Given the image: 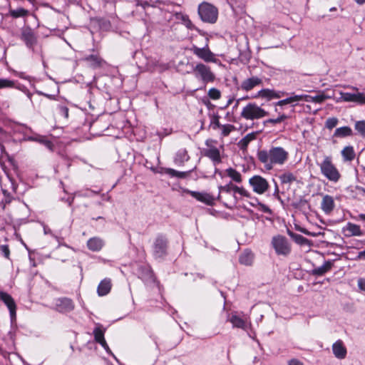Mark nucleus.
Segmentation results:
<instances>
[{
  "label": "nucleus",
  "instance_id": "f257e3e1",
  "mask_svg": "<svg viewBox=\"0 0 365 365\" xmlns=\"http://www.w3.org/2000/svg\"><path fill=\"white\" fill-rule=\"evenodd\" d=\"M257 155L259 161L267 170H272L274 165L284 164L289 158V153L282 147H272L269 150H259Z\"/></svg>",
  "mask_w": 365,
  "mask_h": 365
},
{
  "label": "nucleus",
  "instance_id": "f03ea898",
  "mask_svg": "<svg viewBox=\"0 0 365 365\" xmlns=\"http://www.w3.org/2000/svg\"><path fill=\"white\" fill-rule=\"evenodd\" d=\"M319 166L321 173L329 181L337 182L340 180L341 175L331 156H325Z\"/></svg>",
  "mask_w": 365,
  "mask_h": 365
},
{
  "label": "nucleus",
  "instance_id": "7ed1b4c3",
  "mask_svg": "<svg viewBox=\"0 0 365 365\" xmlns=\"http://www.w3.org/2000/svg\"><path fill=\"white\" fill-rule=\"evenodd\" d=\"M197 13L200 19L205 23L215 24L218 18L217 8L207 1L199 4Z\"/></svg>",
  "mask_w": 365,
  "mask_h": 365
},
{
  "label": "nucleus",
  "instance_id": "20e7f679",
  "mask_svg": "<svg viewBox=\"0 0 365 365\" xmlns=\"http://www.w3.org/2000/svg\"><path fill=\"white\" fill-rule=\"evenodd\" d=\"M268 112L262 108L255 103H249L241 112V117L247 120H253L262 118L268 115Z\"/></svg>",
  "mask_w": 365,
  "mask_h": 365
},
{
  "label": "nucleus",
  "instance_id": "39448f33",
  "mask_svg": "<svg viewBox=\"0 0 365 365\" xmlns=\"http://www.w3.org/2000/svg\"><path fill=\"white\" fill-rule=\"evenodd\" d=\"M169 241L168 238L160 234L155 237L153 246L152 253L155 259H163L168 254Z\"/></svg>",
  "mask_w": 365,
  "mask_h": 365
},
{
  "label": "nucleus",
  "instance_id": "423d86ee",
  "mask_svg": "<svg viewBox=\"0 0 365 365\" xmlns=\"http://www.w3.org/2000/svg\"><path fill=\"white\" fill-rule=\"evenodd\" d=\"M271 243L277 255L287 256L291 253L292 246L286 237L280 235L274 236Z\"/></svg>",
  "mask_w": 365,
  "mask_h": 365
},
{
  "label": "nucleus",
  "instance_id": "0eeeda50",
  "mask_svg": "<svg viewBox=\"0 0 365 365\" xmlns=\"http://www.w3.org/2000/svg\"><path fill=\"white\" fill-rule=\"evenodd\" d=\"M196 78H200L205 83L213 82L215 79V74L212 72L210 68L203 63H197L193 69Z\"/></svg>",
  "mask_w": 365,
  "mask_h": 365
},
{
  "label": "nucleus",
  "instance_id": "6e6552de",
  "mask_svg": "<svg viewBox=\"0 0 365 365\" xmlns=\"http://www.w3.org/2000/svg\"><path fill=\"white\" fill-rule=\"evenodd\" d=\"M249 184L252 190L259 195L267 192L269 187L268 181L263 177L256 175L249 179Z\"/></svg>",
  "mask_w": 365,
  "mask_h": 365
},
{
  "label": "nucleus",
  "instance_id": "1a4fd4ad",
  "mask_svg": "<svg viewBox=\"0 0 365 365\" xmlns=\"http://www.w3.org/2000/svg\"><path fill=\"white\" fill-rule=\"evenodd\" d=\"M20 39L29 48H34L37 43V35L30 26H24L21 29Z\"/></svg>",
  "mask_w": 365,
  "mask_h": 365
},
{
  "label": "nucleus",
  "instance_id": "9d476101",
  "mask_svg": "<svg viewBox=\"0 0 365 365\" xmlns=\"http://www.w3.org/2000/svg\"><path fill=\"white\" fill-rule=\"evenodd\" d=\"M0 301H1L8 308L11 321H16V304L11 294L5 292H0Z\"/></svg>",
  "mask_w": 365,
  "mask_h": 365
},
{
  "label": "nucleus",
  "instance_id": "9b49d317",
  "mask_svg": "<svg viewBox=\"0 0 365 365\" xmlns=\"http://www.w3.org/2000/svg\"><path fill=\"white\" fill-rule=\"evenodd\" d=\"M218 189H219V194L217 197V200H220V199H221L220 193L222 192H225L226 193H230L231 191H233L235 193H238L241 196H243V197H250V196H251L250 192H249L243 187H238L237 185H235L232 184V182H230V183H228L225 185L219 186Z\"/></svg>",
  "mask_w": 365,
  "mask_h": 365
},
{
  "label": "nucleus",
  "instance_id": "f8f14e48",
  "mask_svg": "<svg viewBox=\"0 0 365 365\" xmlns=\"http://www.w3.org/2000/svg\"><path fill=\"white\" fill-rule=\"evenodd\" d=\"M82 61L86 62L93 69L101 68L106 64V61L98 53L86 56L82 58Z\"/></svg>",
  "mask_w": 365,
  "mask_h": 365
},
{
  "label": "nucleus",
  "instance_id": "ddd939ff",
  "mask_svg": "<svg viewBox=\"0 0 365 365\" xmlns=\"http://www.w3.org/2000/svg\"><path fill=\"white\" fill-rule=\"evenodd\" d=\"M191 51L196 56L205 62H215L216 61L213 53L210 50L207 45L204 48L192 46Z\"/></svg>",
  "mask_w": 365,
  "mask_h": 365
},
{
  "label": "nucleus",
  "instance_id": "4468645a",
  "mask_svg": "<svg viewBox=\"0 0 365 365\" xmlns=\"http://www.w3.org/2000/svg\"><path fill=\"white\" fill-rule=\"evenodd\" d=\"M185 192L196 199L197 201L203 202L207 205L212 206L215 205L216 199L209 193L192 191L190 190H185Z\"/></svg>",
  "mask_w": 365,
  "mask_h": 365
},
{
  "label": "nucleus",
  "instance_id": "2eb2a0df",
  "mask_svg": "<svg viewBox=\"0 0 365 365\" xmlns=\"http://www.w3.org/2000/svg\"><path fill=\"white\" fill-rule=\"evenodd\" d=\"M205 144L209 147V148L204 149L203 155L210 158L215 165L220 163L222 162V159L219 149L215 146H211L209 140H207Z\"/></svg>",
  "mask_w": 365,
  "mask_h": 365
},
{
  "label": "nucleus",
  "instance_id": "dca6fc26",
  "mask_svg": "<svg viewBox=\"0 0 365 365\" xmlns=\"http://www.w3.org/2000/svg\"><path fill=\"white\" fill-rule=\"evenodd\" d=\"M55 305L56 310L63 313L71 312L75 307L73 300L67 297L57 299Z\"/></svg>",
  "mask_w": 365,
  "mask_h": 365
},
{
  "label": "nucleus",
  "instance_id": "f3484780",
  "mask_svg": "<svg viewBox=\"0 0 365 365\" xmlns=\"http://www.w3.org/2000/svg\"><path fill=\"white\" fill-rule=\"evenodd\" d=\"M341 98L345 102H355L360 105H365V96L362 93H341Z\"/></svg>",
  "mask_w": 365,
  "mask_h": 365
},
{
  "label": "nucleus",
  "instance_id": "a211bd4d",
  "mask_svg": "<svg viewBox=\"0 0 365 365\" xmlns=\"http://www.w3.org/2000/svg\"><path fill=\"white\" fill-rule=\"evenodd\" d=\"M332 351L334 356L339 359H344L347 354V349L342 340L339 339L332 345Z\"/></svg>",
  "mask_w": 365,
  "mask_h": 365
},
{
  "label": "nucleus",
  "instance_id": "6ab92c4d",
  "mask_svg": "<svg viewBox=\"0 0 365 365\" xmlns=\"http://www.w3.org/2000/svg\"><path fill=\"white\" fill-rule=\"evenodd\" d=\"M343 232L346 237L364 235L361 227L350 222L343 228Z\"/></svg>",
  "mask_w": 365,
  "mask_h": 365
},
{
  "label": "nucleus",
  "instance_id": "aec40b11",
  "mask_svg": "<svg viewBox=\"0 0 365 365\" xmlns=\"http://www.w3.org/2000/svg\"><path fill=\"white\" fill-rule=\"evenodd\" d=\"M262 83L261 78L257 76H252L247 79H245L242 82L241 88L245 91H250L252 90L255 86H259Z\"/></svg>",
  "mask_w": 365,
  "mask_h": 365
},
{
  "label": "nucleus",
  "instance_id": "412c9836",
  "mask_svg": "<svg viewBox=\"0 0 365 365\" xmlns=\"http://www.w3.org/2000/svg\"><path fill=\"white\" fill-rule=\"evenodd\" d=\"M334 206L335 203L332 196L326 195L323 197L321 203V208L326 214L331 213L333 211Z\"/></svg>",
  "mask_w": 365,
  "mask_h": 365
},
{
  "label": "nucleus",
  "instance_id": "4be33fe9",
  "mask_svg": "<svg viewBox=\"0 0 365 365\" xmlns=\"http://www.w3.org/2000/svg\"><path fill=\"white\" fill-rule=\"evenodd\" d=\"M190 160V155L185 148H181L178 150L174 158V163L178 166L184 165L185 162Z\"/></svg>",
  "mask_w": 365,
  "mask_h": 365
},
{
  "label": "nucleus",
  "instance_id": "5701e85b",
  "mask_svg": "<svg viewBox=\"0 0 365 365\" xmlns=\"http://www.w3.org/2000/svg\"><path fill=\"white\" fill-rule=\"evenodd\" d=\"M106 329L103 328V326L100 324H97L96 327L93 329L94 340L99 344H106V339L104 337Z\"/></svg>",
  "mask_w": 365,
  "mask_h": 365
},
{
  "label": "nucleus",
  "instance_id": "b1692460",
  "mask_svg": "<svg viewBox=\"0 0 365 365\" xmlns=\"http://www.w3.org/2000/svg\"><path fill=\"white\" fill-rule=\"evenodd\" d=\"M112 284L110 279L106 278L103 279L98 284L97 292L99 296H105L108 294L111 289Z\"/></svg>",
  "mask_w": 365,
  "mask_h": 365
},
{
  "label": "nucleus",
  "instance_id": "393cba45",
  "mask_svg": "<svg viewBox=\"0 0 365 365\" xmlns=\"http://www.w3.org/2000/svg\"><path fill=\"white\" fill-rule=\"evenodd\" d=\"M104 243L103 240L97 237L90 238L87 242V247L88 250L93 252L100 251Z\"/></svg>",
  "mask_w": 365,
  "mask_h": 365
},
{
  "label": "nucleus",
  "instance_id": "a878e982",
  "mask_svg": "<svg viewBox=\"0 0 365 365\" xmlns=\"http://www.w3.org/2000/svg\"><path fill=\"white\" fill-rule=\"evenodd\" d=\"M254 258L255 255L253 252L250 250H245L240 255L239 262L243 265L250 266L253 263Z\"/></svg>",
  "mask_w": 365,
  "mask_h": 365
},
{
  "label": "nucleus",
  "instance_id": "bb28decb",
  "mask_svg": "<svg viewBox=\"0 0 365 365\" xmlns=\"http://www.w3.org/2000/svg\"><path fill=\"white\" fill-rule=\"evenodd\" d=\"M333 265L334 264L331 260L326 261L322 266L312 269V274L315 276H322L325 273L329 272Z\"/></svg>",
  "mask_w": 365,
  "mask_h": 365
},
{
  "label": "nucleus",
  "instance_id": "cd10ccee",
  "mask_svg": "<svg viewBox=\"0 0 365 365\" xmlns=\"http://www.w3.org/2000/svg\"><path fill=\"white\" fill-rule=\"evenodd\" d=\"M257 133L258 132H252L242 138L238 143L240 150H246L250 143L257 138Z\"/></svg>",
  "mask_w": 365,
  "mask_h": 365
},
{
  "label": "nucleus",
  "instance_id": "c85d7f7f",
  "mask_svg": "<svg viewBox=\"0 0 365 365\" xmlns=\"http://www.w3.org/2000/svg\"><path fill=\"white\" fill-rule=\"evenodd\" d=\"M175 19L182 21V23L190 30H196L197 28L192 24L189 18V16L182 12H177L175 14Z\"/></svg>",
  "mask_w": 365,
  "mask_h": 365
},
{
  "label": "nucleus",
  "instance_id": "c756f323",
  "mask_svg": "<svg viewBox=\"0 0 365 365\" xmlns=\"http://www.w3.org/2000/svg\"><path fill=\"white\" fill-rule=\"evenodd\" d=\"M288 235L291 237V238L298 245H308L310 246L312 245L311 241L304 236L294 233L290 230H288Z\"/></svg>",
  "mask_w": 365,
  "mask_h": 365
},
{
  "label": "nucleus",
  "instance_id": "7c9ffc66",
  "mask_svg": "<svg viewBox=\"0 0 365 365\" xmlns=\"http://www.w3.org/2000/svg\"><path fill=\"white\" fill-rule=\"evenodd\" d=\"M299 101V95H296L293 93H292L291 96L277 102L276 106H283L287 104H292V106L294 107L298 104L297 103Z\"/></svg>",
  "mask_w": 365,
  "mask_h": 365
},
{
  "label": "nucleus",
  "instance_id": "2f4dec72",
  "mask_svg": "<svg viewBox=\"0 0 365 365\" xmlns=\"http://www.w3.org/2000/svg\"><path fill=\"white\" fill-rule=\"evenodd\" d=\"M192 170H188V171H185V172H181V171H178L175 169H173V168H166L165 170V173L170 175V177H175V178H182V179H184V178H187L190 174L192 173Z\"/></svg>",
  "mask_w": 365,
  "mask_h": 365
},
{
  "label": "nucleus",
  "instance_id": "473e14b6",
  "mask_svg": "<svg viewBox=\"0 0 365 365\" xmlns=\"http://www.w3.org/2000/svg\"><path fill=\"white\" fill-rule=\"evenodd\" d=\"M353 135V131L351 128L349 126H343L338 128L335 130L334 136L337 138H345L351 136Z\"/></svg>",
  "mask_w": 365,
  "mask_h": 365
},
{
  "label": "nucleus",
  "instance_id": "72a5a7b5",
  "mask_svg": "<svg viewBox=\"0 0 365 365\" xmlns=\"http://www.w3.org/2000/svg\"><path fill=\"white\" fill-rule=\"evenodd\" d=\"M232 324L233 327L240 328L242 329H245L246 328V322L241 317H238L236 314H232V316L228 319Z\"/></svg>",
  "mask_w": 365,
  "mask_h": 365
},
{
  "label": "nucleus",
  "instance_id": "f704fd0d",
  "mask_svg": "<svg viewBox=\"0 0 365 365\" xmlns=\"http://www.w3.org/2000/svg\"><path fill=\"white\" fill-rule=\"evenodd\" d=\"M341 155L345 161L353 160L356 156L354 148L351 145L344 147L341 150Z\"/></svg>",
  "mask_w": 365,
  "mask_h": 365
},
{
  "label": "nucleus",
  "instance_id": "c9c22d12",
  "mask_svg": "<svg viewBox=\"0 0 365 365\" xmlns=\"http://www.w3.org/2000/svg\"><path fill=\"white\" fill-rule=\"evenodd\" d=\"M226 174L228 177H230L234 182L237 183H241L242 181V176L240 172L237 170L229 168L225 170Z\"/></svg>",
  "mask_w": 365,
  "mask_h": 365
},
{
  "label": "nucleus",
  "instance_id": "e433bc0d",
  "mask_svg": "<svg viewBox=\"0 0 365 365\" xmlns=\"http://www.w3.org/2000/svg\"><path fill=\"white\" fill-rule=\"evenodd\" d=\"M279 178L282 184H291L297 181V177L290 172H285L281 174Z\"/></svg>",
  "mask_w": 365,
  "mask_h": 365
},
{
  "label": "nucleus",
  "instance_id": "4c0bfd02",
  "mask_svg": "<svg viewBox=\"0 0 365 365\" xmlns=\"http://www.w3.org/2000/svg\"><path fill=\"white\" fill-rule=\"evenodd\" d=\"M258 95L262 98H267L269 99L279 98L281 97L279 93L268 88L262 89L259 91Z\"/></svg>",
  "mask_w": 365,
  "mask_h": 365
},
{
  "label": "nucleus",
  "instance_id": "58836bf2",
  "mask_svg": "<svg viewBox=\"0 0 365 365\" xmlns=\"http://www.w3.org/2000/svg\"><path fill=\"white\" fill-rule=\"evenodd\" d=\"M35 140L43 145L51 151H53L54 149V144L46 136H39L38 138H36Z\"/></svg>",
  "mask_w": 365,
  "mask_h": 365
},
{
  "label": "nucleus",
  "instance_id": "ea45409f",
  "mask_svg": "<svg viewBox=\"0 0 365 365\" xmlns=\"http://www.w3.org/2000/svg\"><path fill=\"white\" fill-rule=\"evenodd\" d=\"M9 14L13 18H20V17H25L28 16L29 11L27 9H25L24 8H19L17 9H10L9 10Z\"/></svg>",
  "mask_w": 365,
  "mask_h": 365
},
{
  "label": "nucleus",
  "instance_id": "a19ab883",
  "mask_svg": "<svg viewBox=\"0 0 365 365\" xmlns=\"http://www.w3.org/2000/svg\"><path fill=\"white\" fill-rule=\"evenodd\" d=\"M354 128L357 133L365 138V120H359L355 123Z\"/></svg>",
  "mask_w": 365,
  "mask_h": 365
},
{
  "label": "nucleus",
  "instance_id": "79ce46f5",
  "mask_svg": "<svg viewBox=\"0 0 365 365\" xmlns=\"http://www.w3.org/2000/svg\"><path fill=\"white\" fill-rule=\"evenodd\" d=\"M287 118V116L285 114H282V115H279L277 118H269V119L266 120L264 122V124L267 125L268 123H270L272 125H275V124L280 123L283 122Z\"/></svg>",
  "mask_w": 365,
  "mask_h": 365
},
{
  "label": "nucleus",
  "instance_id": "37998d69",
  "mask_svg": "<svg viewBox=\"0 0 365 365\" xmlns=\"http://www.w3.org/2000/svg\"><path fill=\"white\" fill-rule=\"evenodd\" d=\"M208 96L212 100H219L221 98V92L220 90L215 88H212L209 90Z\"/></svg>",
  "mask_w": 365,
  "mask_h": 365
},
{
  "label": "nucleus",
  "instance_id": "c03bdc74",
  "mask_svg": "<svg viewBox=\"0 0 365 365\" xmlns=\"http://www.w3.org/2000/svg\"><path fill=\"white\" fill-rule=\"evenodd\" d=\"M220 128H222V135L224 137L228 136L232 131L235 130V127L231 124L222 125Z\"/></svg>",
  "mask_w": 365,
  "mask_h": 365
},
{
  "label": "nucleus",
  "instance_id": "a18cd8bd",
  "mask_svg": "<svg viewBox=\"0 0 365 365\" xmlns=\"http://www.w3.org/2000/svg\"><path fill=\"white\" fill-rule=\"evenodd\" d=\"M15 82L11 80L0 78V89L6 88H14Z\"/></svg>",
  "mask_w": 365,
  "mask_h": 365
},
{
  "label": "nucleus",
  "instance_id": "49530a36",
  "mask_svg": "<svg viewBox=\"0 0 365 365\" xmlns=\"http://www.w3.org/2000/svg\"><path fill=\"white\" fill-rule=\"evenodd\" d=\"M328 98H329V96L325 95L323 92H321L319 95L312 96V102L316 103H322Z\"/></svg>",
  "mask_w": 365,
  "mask_h": 365
},
{
  "label": "nucleus",
  "instance_id": "de8ad7c7",
  "mask_svg": "<svg viewBox=\"0 0 365 365\" xmlns=\"http://www.w3.org/2000/svg\"><path fill=\"white\" fill-rule=\"evenodd\" d=\"M337 123H338L337 118H329L327 120L325 125H326L327 128L331 130L332 128H334V127L336 126Z\"/></svg>",
  "mask_w": 365,
  "mask_h": 365
},
{
  "label": "nucleus",
  "instance_id": "09e8293b",
  "mask_svg": "<svg viewBox=\"0 0 365 365\" xmlns=\"http://www.w3.org/2000/svg\"><path fill=\"white\" fill-rule=\"evenodd\" d=\"M140 269L145 274V277H146L148 279H152L153 278L154 273L150 267H141Z\"/></svg>",
  "mask_w": 365,
  "mask_h": 365
},
{
  "label": "nucleus",
  "instance_id": "8fccbe9b",
  "mask_svg": "<svg viewBox=\"0 0 365 365\" xmlns=\"http://www.w3.org/2000/svg\"><path fill=\"white\" fill-rule=\"evenodd\" d=\"M211 125L214 130L217 128H220L222 125L220 123V116L219 115H213L211 119Z\"/></svg>",
  "mask_w": 365,
  "mask_h": 365
},
{
  "label": "nucleus",
  "instance_id": "3c124183",
  "mask_svg": "<svg viewBox=\"0 0 365 365\" xmlns=\"http://www.w3.org/2000/svg\"><path fill=\"white\" fill-rule=\"evenodd\" d=\"M58 113L64 117L65 118H68L69 116V110L68 108L66 106H59L58 108Z\"/></svg>",
  "mask_w": 365,
  "mask_h": 365
},
{
  "label": "nucleus",
  "instance_id": "603ef678",
  "mask_svg": "<svg viewBox=\"0 0 365 365\" xmlns=\"http://www.w3.org/2000/svg\"><path fill=\"white\" fill-rule=\"evenodd\" d=\"M257 210L264 213L272 214L271 209L265 204H263L259 202H258L257 203Z\"/></svg>",
  "mask_w": 365,
  "mask_h": 365
},
{
  "label": "nucleus",
  "instance_id": "864d4df0",
  "mask_svg": "<svg viewBox=\"0 0 365 365\" xmlns=\"http://www.w3.org/2000/svg\"><path fill=\"white\" fill-rule=\"evenodd\" d=\"M1 252L5 258L9 259L10 257V250L8 245H3L0 247Z\"/></svg>",
  "mask_w": 365,
  "mask_h": 365
},
{
  "label": "nucleus",
  "instance_id": "5fc2aeb1",
  "mask_svg": "<svg viewBox=\"0 0 365 365\" xmlns=\"http://www.w3.org/2000/svg\"><path fill=\"white\" fill-rule=\"evenodd\" d=\"M96 21L98 22V25L105 29H108L110 27V22L107 20H105L103 19H97Z\"/></svg>",
  "mask_w": 365,
  "mask_h": 365
},
{
  "label": "nucleus",
  "instance_id": "6e6d98bb",
  "mask_svg": "<svg viewBox=\"0 0 365 365\" xmlns=\"http://www.w3.org/2000/svg\"><path fill=\"white\" fill-rule=\"evenodd\" d=\"M299 101L312 102V96L306 94L299 95Z\"/></svg>",
  "mask_w": 365,
  "mask_h": 365
},
{
  "label": "nucleus",
  "instance_id": "4d7b16f0",
  "mask_svg": "<svg viewBox=\"0 0 365 365\" xmlns=\"http://www.w3.org/2000/svg\"><path fill=\"white\" fill-rule=\"evenodd\" d=\"M358 287H359L360 289L365 291V279L360 278L358 280Z\"/></svg>",
  "mask_w": 365,
  "mask_h": 365
},
{
  "label": "nucleus",
  "instance_id": "13d9d810",
  "mask_svg": "<svg viewBox=\"0 0 365 365\" xmlns=\"http://www.w3.org/2000/svg\"><path fill=\"white\" fill-rule=\"evenodd\" d=\"M105 350L106 351L111 355L112 356H114V354H113V352L111 351L110 349L109 348L107 342L106 341V344H100Z\"/></svg>",
  "mask_w": 365,
  "mask_h": 365
},
{
  "label": "nucleus",
  "instance_id": "bf43d9fd",
  "mask_svg": "<svg viewBox=\"0 0 365 365\" xmlns=\"http://www.w3.org/2000/svg\"><path fill=\"white\" fill-rule=\"evenodd\" d=\"M288 365H303V363L298 359H293L289 361Z\"/></svg>",
  "mask_w": 365,
  "mask_h": 365
},
{
  "label": "nucleus",
  "instance_id": "052dcab7",
  "mask_svg": "<svg viewBox=\"0 0 365 365\" xmlns=\"http://www.w3.org/2000/svg\"><path fill=\"white\" fill-rule=\"evenodd\" d=\"M59 155L62 158V159L66 161L67 167L69 168L71 166V161L70 159L68 158L66 156H65L63 154H59Z\"/></svg>",
  "mask_w": 365,
  "mask_h": 365
},
{
  "label": "nucleus",
  "instance_id": "680f3d73",
  "mask_svg": "<svg viewBox=\"0 0 365 365\" xmlns=\"http://www.w3.org/2000/svg\"><path fill=\"white\" fill-rule=\"evenodd\" d=\"M357 258L359 259H365V250L359 252Z\"/></svg>",
  "mask_w": 365,
  "mask_h": 365
},
{
  "label": "nucleus",
  "instance_id": "e2e57ef3",
  "mask_svg": "<svg viewBox=\"0 0 365 365\" xmlns=\"http://www.w3.org/2000/svg\"><path fill=\"white\" fill-rule=\"evenodd\" d=\"M358 219L365 222V214L361 213L358 215Z\"/></svg>",
  "mask_w": 365,
  "mask_h": 365
},
{
  "label": "nucleus",
  "instance_id": "0e129e2a",
  "mask_svg": "<svg viewBox=\"0 0 365 365\" xmlns=\"http://www.w3.org/2000/svg\"><path fill=\"white\" fill-rule=\"evenodd\" d=\"M247 98H249V97H248V96H247V97H245V98H240V99L237 100V102H236L235 106H234V108H237V107L238 106L239 103H240V101H241V100H244V99H247Z\"/></svg>",
  "mask_w": 365,
  "mask_h": 365
},
{
  "label": "nucleus",
  "instance_id": "69168bd1",
  "mask_svg": "<svg viewBox=\"0 0 365 365\" xmlns=\"http://www.w3.org/2000/svg\"><path fill=\"white\" fill-rule=\"evenodd\" d=\"M356 190H358L359 191H361V192L365 193V188L363 187L357 186L356 187Z\"/></svg>",
  "mask_w": 365,
  "mask_h": 365
},
{
  "label": "nucleus",
  "instance_id": "338daca9",
  "mask_svg": "<svg viewBox=\"0 0 365 365\" xmlns=\"http://www.w3.org/2000/svg\"><path fill=\"white\" fill-rule=\"evenodd\" d=\"M355 1L360 5L364 4L365 3V0H355Z\"/></svg>",
  "mask_w": 365,
  "mask_h": 365
},
{
  "label": "nucleus",
  "instance_id": "774afa93",
  "mask_svg": "<svg viewBox=\"0 0 365 365\" xmlns=\"http://www.w3.org/2000/svg\"><path fill=\"white\" fill-rule=\"evenodd\" d=\"M278 193H279V188H278V186L276 185L275 190H274V194H277L278 195Z\"/></svg>",
  "mask_w": 365,
  "mask_h": 365
}]
</instances>
